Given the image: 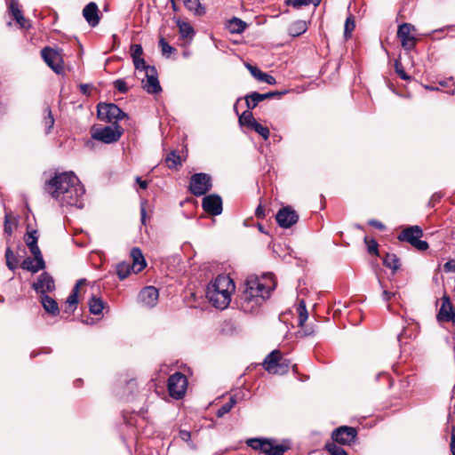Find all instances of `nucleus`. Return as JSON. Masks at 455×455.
<instances>
[{
  "mask_svg": "<svg viewBox=\"0 0 455 455\" xmlns=\"http://www.w3.org/2000/svg\"><path fill=\"white\" fill-rule=\"evenodd\" d=\"M247 445L253 450H259L265 455H283L290 448L288 444L278 443L275 439L251 438L246 442Z\"/></svg>",
  "mask_w": 455,
  "mask_h": 455,
  "instance_id": "20e7f679",
  "label": "nucleus"
},
{
  "mask_svg": "<svg viewBox=\"0 0 455 455\" xmlns=\"http://www.w3.org/2000/svg\"><path fill=\"white\" fill-rule=\"evenodd\" d=\"M281 360V353L279 350H273L264 359L263 368L272 374H283V370H278L279 362Z\"/></svg>",
  "mask_w": 455,
  "mask_h": 455,
  "instance_id": "a211bd4d",
  "label": "nucleus"
},
{
  "mask_svg": "<svg viewBox=\"0 0 455 455\" xmlns=\"http://www.w3.org/2000/svg\"><path fill=\"white\" fill-rule=\"evenodd\" d=\"M437 318L441 322L455 323V312L448 297L443 298L442 306L440 307Z\"/></svg>",
  "mask_w": 455,
  "mask_h": 455,
  "instance_id": "412c9836",
  "label": "nucleus"
},
{
  "mask_svg": "<svg viewBox=\"0 0 455 455\" xmlns=\"http://www.w3.org/2000/svg\"><path fill=\"white\" fill-rule=\"evenodd\" d=\"M114 87L121 93L128 92V86L124 79H117L114 82Z\"/></svg>",
  "mask_w": 455,
  "mask_h": 455,
  "instance_id": "de8ad7c7",
  "label": "nucleus"
},
{
  "mask_svg": "<svg viewBox=\"0 0 455 455\" xmlns=\"http://www.w3.org/2000/svg\"><path fill=\"white\" fill-rule=\"evenodd\" d=\"M325 448L331 455H347V451L342 447L332 441L327 443Z\"/></svg>",
  "mask_w": 455,
  "mask_h": 455,
  "instance_id": "58836bf2",
  "label": "nucleus"
},
{
  "mask_svg": "<svg viewBox=\"0 0 455 455\" xmlns=\"http://www.w3.org/2000/svg\"><path fill=\"white\" fill-rule=\"evenodd\" d=\"M423 235V231L419 226H411L404 228L397 236L401 242H407L419 251H426L428 243L419 238Z\"/></svg>",
  "mask_w": 455,
  "mask_h": 455,
  "instance_id": "423d86ee",
  "label": "nucleus"
},
{
  "mask_svg": "<svg viewBox=\"0 0 455 455\" xmlns=\"http://www.w3.org/2000/svg\"><path fill=\"white\" fill-rule=\"evenodd\" d=\"M288 368H289V362H288V360L283 359L281 357V360H280L279 365H278V370H280V371L283 370V373H285V372H287Z\"/></svg>",
  "mask_w": 455,
  "mask_h": 455,
  "instance_id": "4d7b16f0",
  "label": "nucleus"
},
{
  "mask_svg": "<svg viewBox=\"0 0 455 455\" xmlns=\"http://www.w3.org/2000/svg\"><path fill=\"white\" fill-rule=\"evenodd\" d=\"M124 129L117 124L104 127H92V138L105 144H111L120 140Z\"/></svg>",
  "mask_w": 455,
  "mask_h": 455,
  "instance_id": "39448f33",
  "label": "nucleus"
},
{
  "mask_svg": "<svg viewBox=\"0 0 455 455\" xmlns=\"http://www.w3.org/2000/svg\"><path fill=\"white\" fill-rule=\"evenodd\" d=\"M307 29V25L304 20H296L292 22L288 28V33L291 36H299L304 34Z\"/></svg>",
  "mask_w": 455,
  "mask_h": 455,
  "instance_id": "7c9ffc66",
  "label": "nucleus"
},
{
  "mask_svg": "<svg viewBox=\"0 0 455 455\" xmlns=\"http://www.w3.org/2000/svg\"><path fill=\"white\" fill-rule=\"evenodd\" d=\"M41 303L44 309L52 315H56L59 314L60 309L58 303L54 299L50 297L47 294L41 295Z\"/></svg>",
  "mask_w": 455,
  "mask_h": 455,
  "instance_id": "393cba45",
  "label": "nucleus"
},
{
  "mask_svg": "<svg viewBox=\"0 0 455 455\" xmlns=\"http://www.w3.org/2000/svg\"><path fill=\"white\" fill-rule=\"evenodd\" d=\"M146 205H147V201H142L140 203V219H141L142 224H144V225L146 224V217H147Z\"/></svg>",
  "mask_w": 455,
  "mask_h": 455,
  "instance_id": "864d4df0",
  "label": "nucleus"
},
{
  "mask_svg": "<svg viewBox=\"0 0 455 455\" xmlns=\"http://www.w3.org/2000/svg\"><path fill=\"white\" fill-rule=\"evenodd\" d=\"M266 94H270V99H271L275 96L283 95V94H284V92H267Z\"/></svg>",
  "mask_w": 455,
  "mask_h": 455,
  "instance_id": "338daca9",
  "label": "nucleus"
},
{
  "mask_svg": "<svg viewBox=\"0 0 455 455\" xmlns=\"http://www.w3.org/2000/svg\"><path fill=\"white\" fill-rule=\"evenodd\" d=\"M83 15L92 27L97 26L100 22L99 9L97 4L93 2L85 5L83 10Z\"/></svg>",
  "mask_w": 455,
  "mask_h": 455,
  "instance_id": "4be33fe9",
  "label": "nucleus"
},
{
  "mask_svg": "<svg viewBox=\"0 0 455 455\" xmlns=\"http://www.w3.org/2000/svg\"><path fill=\"white\" fill-rule=\"evenodd\" d=\"M415 31V27L410 23H403L398 27L397 37L401 41L403 48L406 51H411L415 47L416 37L412 34Z\"/></svg>",
  "mask_w": 455,
  "mask_h": 455,
  "instance_id": "9b49d317",
  "label": "nucleus"
},
{
  "mask_svg": "<svg viewBox=\"0 0 455 455\" xmlns=\"http://www.w3.org/2000/svg\"><path fill=\"white\" fill-rule=\"evenodd\" d=\"M251 129L255 131L265 140H267L270 136L269 129L266 126H263L262 124H260L258 122H256Z\"/></svg>",
  "mask_w": 455,
  "mask_h": 455,
  "instance_id": "37998d69",
  "label": "nucleus"
},
{
  "mask_svg": "<svg viewBox=\"0 0 455 455\" xmlns=\"http://www.w3.org/2000/svg\"><path fill=\"white\" fill-rule=\"evenodd\" d=\"M159 291L154 286L144 287L138 295V301L146 307H154L158 301Z\"/></svg>",
  "mask_w": 455,
  "mask_h": 455,
  "instance_id": "2eb2a0df",
  "label": "nucleus"
},
{
  "mask_svg": "<svg viewBox=\"0 0 455 455\" xmlns=\"http://www.w3.org/2000/svg\"><path fill=\"white\" fill-rule=\"evenodd\" d=\"M80 92L84 95H89L90 94V89L92 88L91 84H82L79 85Z\"/></svg>",
  "mask_w": 455,
  "mask_h": 455,
  "instance_id": "680f3d73",
  "label": "nucleus"
},
{
  "mask_svg": "<svg viewBox=\"0 0 455 455\" xmlns=\"http://www.w3.org/2000/svg\"><path fill=\"white\" fill-rule=\"evenodd\" d=\"M85 283L84 279H80L76 282L72 292L67 299V304L68 307L71 308V311L73 312L78 304V290L80 285L84 284Z\"/></svg>",
  "mask_w": 455,
  "mask_h": 455,
  "instance_id": "c756f323",
  "label": "nucleus"
},
{
  "mask_svg": "<svg viewBox=\"0 0 455 455\" xmlns=\"http://www.w3.org/2000/svg\"><path fill=\"white\" fill-rule=\"evenodd\" d=\"M247 28V24L239 18L234 17L227 23V28L232 34H241Z\"/></svg>",
  "mask_w": 455,
  "mask_h": 455,
  "instance_id": "cd10ccee",
  "label": "nucleus"
},
{
  "mask_svg": "<svg viewBox=\"0 0 455 455\" xmlns=\"http://www.w3.org/2000/svg\"><path fill=\"white\" fill-rule=\"evenodd\" d=\"M187 387V377L180 372H175L168 379V391L174 399L182 398L186 393Z\"/></svg>",
  "mask_w": 455,
  "mask_h": 455,
  "instance_id": "1a4fd4ad",
  "label": "nucleus"
},
{
  "mask_svg": "<svg viewBox=\"0 0 455 455\" xmlns=\"http://www.w3.org/2000/svg\"><path fill=\"white\" fill-rule=\"evenodd\" d=\"M383 264L391 268L393 271H395L400 267V260L395 254L387 253L385 258L383 259Z\"/></svg>",
  "mask_w": 455,
  "mask_h": 455,
  "instance_id": "c9c22d12",
  "label": "nucleus"
},
{
  "mask_svg": "<svg viewBox=\"0 0 455 455\" xmlns=\"http://www.w3.org/2000/svg\"><path fill=\"white\" fill-rule=\"evenodd\" d=\"M9 12L19 24L21 28H28L30 27L29 20H28L20 10L18 0H11L8 2Z\"/></svg>",
  "mask_w": 455,
  "mask_h": 455,
  "instance_id": "aec40b11",
  "label": "nucleus"
},
{
  "mask_svg": "<svg viewBox=\"0 0 455 455\" xmlns=\"http://www.w3.org/2000/svg\"><path fill=\"white\" fill-rule=\"evenodd\" d=\"M142 55L143 49L140 44H135L131 45V56L136 69H142L148 66L142 58Z\"/></svg>",
  "mask_w": 455,
  "mask_h": 455,
  "instance_id": "b1692460",
  "label": "nucleus"
},
{
  "mask_svg": "<svg viewBox=\"0 0 455 455\" xmlns=\"http://www.w3.org/2000/svg\"><path fill=\"white\" fill-rule=\"evenodd\" d=\"M44 189L60 206L84 207L85 189L73 172L55 173L45 182Z\"/></svg>",
  "mask_w": 455,
  "mask_h": 455,
  "instance_id": "f257e3e1",
  "label": "nucleus"
},
{
  "mask_svg": "<svg viewBox=\"0 0 455 455\" xmlns=\"http://www.w3.org/2000/svg\"><path fill=\"white\" fill-rule=\"evenodd\" d=\"M159 46L161 47L162 54L166 57H169V55L175 50L165 41L164 37L160 38Z\"/></svg>",
  "mask_w": 455,
  "mask_h": 455,
  "instance_id": "a18cd8bd",
  "label": "nucleus"
},
{
  "mask_svg": "<svg viewBox=\"0 0 455 455\" xmlns=\"http://www.w3.org/2000/svg\"><path fill=\"white\" fill-rule=\"evenodd\" d=\"M32 288L41 295L52 292L55 290V283L51 275L47 272L42 273L36 282L32 284Z\"/></svg>",
  "mask_w": 455,
  "mask_h": 455,
  "instance_id": "dca6fc26",
  "label": "nucleus"
},
{
  "mask_svg": "<svg viewBox=\"0 0 455 455\" xmlns=\"http://www.w3.org/2000/svg\"><path fill=\"white\" fill-rule=\"evenodd\" d=\"M6 265L10 270H15L18 266V260L13 251L7 248L5 251Z\"/></svg>",
  "mask_w": 455,
  "mask_h": 455,
  "instance_id": "ea45409f",
  "label": "nucleus"
},
{
  "mask_svg": "<svg viewBox=\"0 0 455 455\" xmlns=\"http://www.w3.org/2000/svg\"><path fill=\"white\" fill-rule=\"evenodd\" d=\"M98 117L104 122H116L127 117V115L114 103H100L97 107Z\"/></svg>",
  "mask_w": 455,
  "mask_h": 455,
  "instance_id": "0eeeda50",
  "label": "nucleus"
},
{
  "mask_svg": "<svg viewBox=\"0 0 455 455\" xmlns=\"http://www.w3.org/2000/svg\"><path fill=\"white\" fill-rule=\"evenodd\" d=\"M275 220L281 228H289L298 222L299 214L291 206H284L277 212Z\"/></svg>",
  "mask_w": 455,
  "mask_h": 455,
  "instance_id": "4468645a",
  "label": "nucleus"
},
{
  "mask_svg": "<svg viewBox=\"0 0 455 455\" xmlns=\"http://www.w3.org/2000/svg\"><path fill=\"white\" fill-rule=\"evenodd\" d=\"M368 223L370 226L374 227L379 230L385 229V225L377 220H371Z\"/></svg>",
  "mask_w": 455,
  "mask_h": 455,
  "instance_id": "052dcab7",
  "label": "nucleus"
},
{
  "mask_svg": "<svg viewBox=\"0 0 455 455\" xmlns=\"http://www.w3.org/2000/svg\"><path fill=\"white\" fill-rule=\"evenodd\" d=\"M355 20L352 16L347 18L345 21V28H344V36L346 38H349L351 36L352 31L355 29Z\"/></svg>",
  "mask_w": 455,
  "mask_h": 455,
  "instance_id": "c03bdc74",
  "label": "nucleus"
},
{
  "mask_svg": "<svg viewBox=\"0 0 455 455\" xmlns=\"http://www.w3.org/2000/svg\"><path fill=\"white\" fill-rule=\"evenodd\" d=\"M246 68H248V70L250 71V73L251 74V76L253 77H255L257 80L259 81V77L262 76L263 73L259 68H258L257 67H254V66H251L250 64H247L246 65Z\"/></svg>",
  "mask_w": 455,
  "mask_h": 455,
  "instance_id": "3c124183",
  "label": "nucleus"
},
{
  "mask_svg": "<svg viewBox=\"0 0 455 455\" xmlns=\"http://www.w3.org/2000/svg\"><path fill=\"white\" fill-rule=\"evenodd\" d=\"M42 123L44 126L45 133L49 134L51 132L52 128L54 125V118L52 110L49 107H46L44 109V117Z\"/></svg>",
  "mask_w": 455,
  "mask_h": 455,
  "instance_id": "72a5a7b5",
  "label": "nucleus"
},
{
  "mask_svg": "<svg viewBox=\"0 0 455 455\" xmlns=\"http://www.w3.org/2000/svg\"><path fill=\"white\" fill-rule=\"evenodd\" d=\"M212 187V177L207 173H196L190 178L189 191L196 196L205 195Z\"/></svg>",
  "mask_w": 455,
  "mask_h": 455,
  "instance_id": "6e6552de",
  "label": "nucleus"
},
{
  "mask_svg": "<svg viewBox=\"0 0 455 455\" xmlns=\"http://www.w3.org/2000/svg\"><path fill=\"white\" fill-rule=\"evenodd\" d=\"M267 99H270V94L254 92L245 96L246 106L249 109H253L260 101Z\"/></svg>",
  "mask_w": 455,
  "mask_h": 455,
  "instance_id": "a878e982",
  "label": "nucleus"
},
{
  "mask_svg": "<svg viewBox=\"0 0 455 455\" xmlns=\"http://www.w3.org/2000/svg\"><path fill=\"white\" fill-rule=\"evenodd\" d=\"M259 81L268 84H275L276 83L275 78L267 73H263L262 76L259 77Z\"/></svg>",
  "mask_w": 455,
  "mask_h": 455,
  "instance_id": "603ef678",
  "label": "nucleus"
},
{
  "mask_svg": "<svg viewBox=\"0 0 455 455\" xmlns=\"http://www.w3.org/2000/svg\"><path fill=\"white\" fill-rule=\"evenodd\" d=\"M165 163L170 169H178L182 164V159L175 150L170 152L165 158Z\"/></svg>",
  "mask_w": 455,
  "mask_h": 455,
  "instance_id": "473e14b6",
  "label": "nucleus"
},
{
  "mask_svg": "<svg viewBox=\"0 0 455 455\" xmlns=\"http://www.w3.org/2000/svg\"><path fill=\"white\" fill-rule=\"evenodd\" d=\"M298 313H299V326H303L306 321L308 318V314L307 311L306 304L304 300H300L298 306Z\"/></svg>",
  "mask_w": 455,
  "mask_h": 455,
  "instance_id": "79ce46f5",
  "label": "nucleus"
},
{
  "mask_svg": "<svg viewBox=\"0 0 455 455\" xmlns=\"http://www.w3.org/2000/svg\"><path fill=\"white\" fill-rule=\"evenodd\" d=\"M141 70H144L146 73V79L142 80L143 89L151 94L161 92L162 88L157 78V71L156 68L148 65Z\"/></svg>",
  "mask_w": 455,
  "mask_h": 455,
  "instance_id": "f8f14e48",
  "label": "nucleus"
},
{
  "mask_svg": "<svg viewBox=\"0 0 455 455\" xmlns=\"http://www.w3.org/2000/svg\"><path fill=\"white\" fill-rule=\"evenodd\" d=\"M132 269L131 264L121 262L116 266V274L121 280H124L130 275Z\"/></svg>",
  "mask_w": 455,
  "mask_h": 455,
  "instance_id": "e433bc0d",
  "label": "nucleus"
},
{
  "mask_svg": "<svg viewBox=\"0 0 455 455\" xmlns=\"http://www.w3.org/2000/svg\"><path fill=\"white\" fill-rule=\"evenodd\" d=\"M180 437L181 438L182 441L188 443L191 439V434L187 430H180Z\"/></svg>",
  "mask_w": 455,
  "mask_h": 455,
  "instance_id": "bf43d9fd",
  "label": "nucleus"
},
{
  "mask_svg": "<svg viewBox=\"0 0 455 455\" xmlns=\"http://www.w3.org/2000/svg\"><path fill=\"white\" fill-rule=\"evenodd\" d=\"M4 232L7 233L8 235H11L12 233V225L9 220L8 214H5V218H4Z\"/></svg>",
  "mask_w": 455,
  "mask_h": 455,
  "instance_id": "13d9d810",
  "label": "nucleus"
},
{
  "mask_svg": "<svg viewBox=\"0 0 455 455\" xmlns=\"http://www.w3.org/2000/svg\"><path fill=\"white\" fill-rule=\"evenodd\" d=\"M131 257L132 259V265H131V267L134 272L139 273L146 267V260L140 248H132L131 251Z\"/></svg>",
  "mask_w": 455,
  "mask_h": 455,
  "instance_id": "5701e85b",
  "label": "nucleus"
},
{
  "mask_svg": "<svg viewBox=\"0 0 455 455\" xmlns=\"http://www.w3.org/2000/svg\"><path fill=\"white\" fill-rule=\"evenodd\" d=\"M235 403H236L235 398L233 396L230 397L229 401L228 403H226L225 404H223L222 406H220L218 409L216 415L219 418L223 417L225 414L228 413L231 411V409L235 406Z\"/></svg>",
  "mask_w": 455,
  "mask_h": 455,
  "instance_id": "4c0bfd02",
  "label": "nucleus"
},
{
  "mask_svg": "<svg viewBox=\"0 0 455 455\" xmlns=\"http://www.w3.org/2000/svg\"><path fill=\"white\" fill-rule=\"evenodd\" d=\"M255 215L259 219L265 218V210L261 204H259L255 210Z\"/></svg>",
  "mask_w": 455,
  "mask_h": 455,
  "instance_id": "e2e57ef3",
  "label": "nucleus"
},
{
  "mask_svg": "<svg viewBox=\"0 0 455 455\" xmlns=\"http://www.w3.org/2000/svg\"><path fill=\"white\" fill-rule=\"evenodd\" d=\"M104 308V303L101 299L92 296L89 301V310L93 315H100Z\"/></svg>",
  "mask_w": 455,
  "mask_h": 455,
  "instance_id": "f704fd0d",
  "label": "nucleus"
},
{
  "mask_svg": "<svg viewBox=\"0 0 455 455\" xmlns=\"http://www.w3.org/2000/svg\"><path fill=\"white\" fill-rule=\"evenodd\" d=\"M203 209L209 214L218 216L222 212V200L218 195H209L203 198Z\"/></svg>",
  "mask_w": 455,
  "mask_h": 455,
  "instance_id": "f3484780",
  "label": "nucleus"
},
{
  "mask_svg": "<svg viewBox=\"0 0 455 455\" xmlns=\"http://www.w3.org/2000/svg\"><path fill=\"white\" fill-rule=\"evenodd\" d=\"M240 124L246 125L250 129L253 126V124L257 122L251 112L244 111L239 117Z\"/></svg>",
  "mask_w": 455,
  "mask_h": 455,
  "instance_id": "a19ab883",
  "label": "nucleus"
},
{
  "mask_svg": "<svg viewBox=\"0 0 455 455\" xmlns=\"http://www.w3.org/2000/svg\"><path fill=\"white\" fill-rule=\"evenodd\" d=\"M356 428L347 426H341L336 428L331 434L332 442L342 445L353 444L356 439Z\"/></svg>",
  "mask_w": 455,
  "mask_h": 455,
  "instance_id": "9d476101",
  "label": "nucleus"
},
{
  "mask_svg": "<svg viewBox=\"0 0 455 455\" xmlns=\"http://www.w3.org/2000/svg\"><path fill=\"white\" fill-rule=\"evenodd\" d=\"M38 236L36 235V231H32L27 233L25 235V242L32 254L41 253V251L37 245Z\"/></svg>",
  "mask_w": 455,
  "mask_h": 455,
  "instance_id": "c85d7f7f",
  "label": "nucleus"
},
{
  "mask_svg": "<svg viewBox=\"0 0 455 455\" xmlns=\"http://www.w3.org/2000/svg\"><path fill=\"white\" fill-rule=\"evenodd\" d=\"M235 288V283L229 276L218 275L207 285L206 298L216 308L224 309L229 305Z\"/></svg>",
  "mask_w": 455,
  "mask_h": 455,
  "instance_id": "7ed1b4c3",
  "label": "nucleus"
},
{
  "mask_svg": "<svg viewBox=\"0 0 455 455\" xmlns=\"http://www.w3.org/2000/svg\"><path fill=\"white\" fill-rule=\"evenodd\" d=\"M395 72L403 80H409L411 77L405 73L402 64L399 61H395Z\"/></svg>",
  "mask_w": 455,
  "mask_h": 455,
  "instance_id": "09e8293b",
  "label": "nucleus"
},
{
  "mask_svg": "<svg viewBox=\"0 0 455 455\" xmlns=\"http://www.w3.org/2000/svg\"><path fill=\"white\" fill-rule=\"evenodd\" d=\"M275 281L272 274H264L261 277L250 275L245 282V289L243 293V299L247 305L253 303L259 305L270 295V292L275 288Z\"/></svg>",
  "mask_w": 455,
  "mask_h": 455,
  "instance_id": "f03ea898",
  "label": "nucleus"
},
{
  "mask_svg": "<svg viewBox=\"0 0 455 455\" xmlns=\"http://www.w3.org/2000/svg\"><path fill=\"white\" fill-rule=\"evenodd\" d=\"M34 258L28 257L26 258L20 267L28 271H30L32 273H36L39 270H42L45 267V263L43 259L42 253L33 254Z\"/></svg>",
  "mask_w": 455,
  "mask_h": 455,
  "instance_id": "6ab92c4d",
  "label": "nucleus"
},
{
  "mask_svg": "<svg viewBox=\"0 0 455 455\" xmlns=\"http://www.w3.org/2000/svg\"><path fill=\"white\" fill-rule=\"evenodd\" d=\"M41 55L45 63L57 74L63 70L62 58L59 51L50 47H44L41 51Z\"/></svg>",
  "mask_w": 455,
  "mask_h": 455,
  "instance_id": "ddd939ff",
  "label": "nucleus"
},
{
  "mask_svg": "<svg viewBox=\"0 0 455 455\" xmlns=\"http://www.w3.org/2000/svg\"><path fill=\"white\" fill-rule=\"evenodd\" d=\"M443 268L446 272H455V260L450 259L444 265Z\"/></svg>",
  "mask_w": 455,
  "mask_h": 455,
  "instance_id": "5fc2aeb1",
  "label": "nucleus"
},
{
  "mask_svg": "<svg viewBox=\"0 0 455 455\" xmlns=\"http://www.w3.org/2000/svg\"><path fill=\"white\" fill-rule=\"evenodd\" d=\"M183 3L186 8L190 12H194L196 15L202 16L205 13V8L199 0H183Z\"/></svg>",
  "mask_w": 455,
  "mask_h": 455,
  "instance_id": "2f4dec72",
  "label": "nucleus"
},
{
  "mask_svg": "<svg viewBox=\"0 0 455 455\" xmlns=\"http://www.w3.org/2000/svg\"><path fill=\"white\" fill-rule=\"evenodd\" d=\"M136 182L142 189H146L148 188V182L146 180H142L140 177L136 178Z\"/></svg>",
  "mask_w": 455,
  "mask_h": 455,
  "instance_id": "69168bd1",
  "label": "nucleus"
},
{
  "mask_svg": "<svg viewBox=\"0 0 455 455\" xmlns=\"http://www.w3.org/2000/svg\"><path fill=\"white\" fill-rule=\"evenodd\" d=\"M425 88L429 91H438L439 90L437 87H434L431 85H426Z\"/></svg>",
  "mask_w": 455,
  "mask_h": 455,
  "instance_id": "774afa93",
  "label": "nucleus"
},
{
  "mask_svg": "<svg viewBox=\"0 0 455 455\" xmlns=\"http://www.w3.org/2000/svg\"><path fill=\"white\" fill-rule=\"evenodd\" d=\"M395 293L394 292H389L386 290L383 291L382 292V298L385 301H388L393 296H395Z\"/></svg>",
  "mask_w": 455,
  "mask_h": 455,
  "instance_id": "0e129e2a",
  "label": "nucleus"
},
{
  "mask_svg": "<svg viewBox=\"0 0 455 455\" xmlns=\"http://www.w3.org/2000/svg\"><path fill=\"white\" fill-rule=\"evenodd\" d=\"M364 242L367 245V250L370 254L378 255V243L374 239L364 237Z\"/></svg>",
  "mask_w": 455,
  "mask_h": 455,
  "instance_id": "49530a36",
  "label": "nucleus"
},
{
  "mask_svg": "<svg viewBox=\"0 0 455 455\" xmlns=\"http://www.w3.org/2000/svg\"><path fill=\"white\" fill-rule=\"evenodd\" d=\"M177 27L179 28L180 35L181 38L188 39L191 41L196 34L195 29L193 27L186 21H183L181 20H177Z\"/></svg>",
  "mask_w": 455,
  "mask_h": 455,
  "instance_id": "bb28decb",
  "label": "nucleus"
},
{
  "mask_svg": "<svg viewBox=\"0 0 455 455\" xmlns=\"http://www.w3.org/2000/svg\"><path fill=\"white\" fill-rule=\"evenodd\" d=\"M451 451L452 455H455V426L451 427Z\"/></svg>",
  "mask_w": 455,
  "mask_h": 455,
  "instance_id": "6e6d98bb",
  "label": "nucleus"
},
{
  "mask_svg": "<svg viewBox=\"0 0 455 455\" xmlns=\"http://www.w3.org/2000/svg\"><path fill=\"white\" fill-rule=\"evenodd\" d=\"M286 4H291L294 8H300L302 6L308 5L312 0H286Z\"/></svg>",
  "mask_w": 455,
  "mask_h": 455,
  "instance_id": "8fccbe9b",
  "label": "nucleus"
}]
</instances>
